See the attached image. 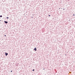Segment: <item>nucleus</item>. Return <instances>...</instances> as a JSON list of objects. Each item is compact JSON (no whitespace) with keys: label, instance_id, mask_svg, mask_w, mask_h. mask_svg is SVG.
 <instances>
[{"label":"nucleus","instance_id":"6","mask_svg":"<svg viewBox=\"0 0 75 75\" xmlns=\"http://www.w3.org/2000/svg\"><path fill=\"white\" fill-rule=\"evenodd\" d=\"M33 71H34V69H33Z\"/></svg>","mask_w":75,"mask_h":75},{"label":"nucleus","instance_id":"16","mask_svg":"<svg viewBox=\"0 0 75 75\" xmlns=\"http://www.w3.org/2000/svg\"><path fill=\"white\" fill-rule=\"evenodd\" d=\"M59 9H60V8H59Z\"/></svg>","mask_w":75,"mask_h":75},{"label":"nucleus","instance_id":"8","mask_svg":"<svg viewBox=\"0 0 75 75\" xmlns=\"http://www.w3.org/2000/svg\"><path fill=\"white\" fill-rule=\"evenodd\" d=\"M49 16H51V15H49Z\"/></svg>","mask_w":75,"mask_h":75},{"label":"nucleus","instance_id":"13","mask_svg":"<svg viewBox=\"0 0 75 75\" xmlns=\"http://www.w3.org/2000/svg\"><path fill=\"white\" fill-rule=\"evenodd\" d=\"M63 10H65V9H64H64H63Z\"/></svg>","mask_w":75,"mask_h":75},{"label":"nucleus","instance_id":"2","mask_svg":"<svg viewBox=\"0 0 75 75\" xmlns=\"http://www.w3.org/2000/svg\"><path fill=\"white\" fill-rule=\"evenodd\" d=\"M5 55H6V56H7V55H8V53L6 52L5 53Z\"/></svg>","mask_w":75,"mask_h":75},{"label":"nucleus","instance_id":"11","mask_svg":"<svg viewBox=\"0 0 75 75\" xmlns=\"http://www.w3.org/2000/svg\"><path fill=\"white\" fill-rule=\"evenodd\" d=\"M44 69H43V70H44Z\"/></svg>","mask_w":75,"mask_h":75},{"label":"nucleus","instance_id":"3","mask_svg":"<svg viewBox=\"0 0 75 75\" xmlns=\"http://www.w3.org/2000/svg\"><path fill=\"white\" fill-rule=\"evenodd\" d=\"M4 22L5 24H7L8 23V21H4Z\"/></svg>","mask_w":75,"mask_h":75},{"label":"nucleus","instance_id":"10","mask_svg":"<svg viewBox=\"0 0 75 75\" xmlns=\"http://www.w3.org/2000/svg\"><path fill=\"white\" fill-rule=\"evenodd\" d=\"M11 72H12V71H11Z\"/></svg>","mask_w":75,"mask_h":75},{"label":"nucleus","instance_id":"14","mask_svg":"<svg viewBox=\"0 0 75 75\" xmlns=\"http://www.w3.org/2000/svg\"><path fill=\"white\" fill-rule=\"evenodd\" d=\"M0 23H1H1L0 22Z\"/></svg>","mask_w":75,"mask_h":75},{"label":"nucleus","instance_id":"5","mask_svg":"<svg viewBox=\"0 0 75 75\" xmlns=\"http://www.w3.org/2000/svg\"><path fill=\"white\" fill-rule=\"evenodd\" d=\"M2 15H1L0 16V17H2Z\"/></svg>","mask_w":75,"mask_h":75},{"label":"nucleus","instance_id":"1","mask_svg":"<svg viewBox=\"0 0 75 75\" xmlns=\"http://www.w3.org/2000/svg\"><path fill=\"white\" fill-rule=\"evenodd\" d=\"M37 51V48L36 47H35L33 51Z\"/></svg>","mask_w":75,"mask_h":75},{"label":"nucleus","instance_id":"12","mask_svg":"<svg viewBox=\"0 0 75 75\" xmlns=\"http://www.w3.org/2000/svg\"><path fill=\"white\" fill-rule=\"evenodd\" d=\"M32 18H33V17H32Z\"/></svg>","mask_w":75,"mask_h":75},{"label":"nucleus","instance_id":"9","mask_svg":"<svg viewBox=\"0 0 75 75\" xmlns=\"http://www.w3.org/2000/svg\"><path fill=\"white\" fill-rule=\"evenodd\" d=\"M73 16H75V14H73Z\"/></svg>","mask_w":75,"mask_h":75},{"label":"nucleus","instance_id":"4","mask_svg":"<svg viewBox=\"0 0 75 75\" xmlns=\"http://www.w3.org/2000/svg\"><path fill=\"white\" fill-rule=\"evenodd\" d=\"M8 18H8V17H7L6 18V19H8Z\"/></svg>","mask_w":75,"mask_h":75},{"label":"nucleus","instance_id":"7","mask_svg":"<svg viewBox=\"0 0 75 75\" xmlns=\"http://www.w3.org/2000/svg\"><path fill=\"white\" fill-rule=\"evenodd\" d=\"M4 36H5V37H6V35H4Z\"/></svg>","mask_w":75,"mask_h":75},{"label":"nucleus","instance_id":"15","mask_svg":"<svg viewBox=\"0 0 75 75\" xmlns=\"http://www.w3.org/2000/svg\"><path fill=\"white\" fill-rule=\"evenodd\" d=\"M1 21V20H0V21Z\"/></svg>","mask_w":75,"mask_h":75}]
</instances>
